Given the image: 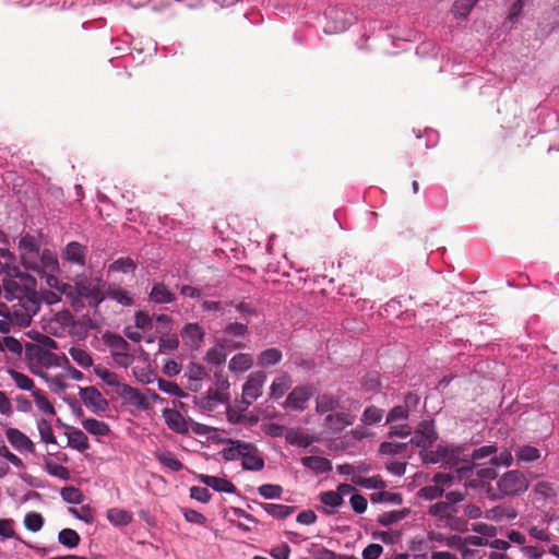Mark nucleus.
<instances>
[{
    "label": "nucleus",
    "instance_id": "nucleus-1",
    "mask_svg": "<svg viewBox=\"0 0 559 559\" xmlns=\"http://www.w3.org/2000/svg\"><path fill=\"white\" fill-rule=\"evenodd\" d=\"M0 333L8 334L14 328H25L40 308L36 280L16 267L1 275Z\"/></svg>",
    "mask_w": 559,
    "mask_h": 559
},
{
    "label": "nucleus",
    "instance_id": "nucleus-2",
    "mask_svg": "<svg viewBox=\"0 0 559 559\" xmlns=\"http://www.w3.org/2000/svg\"><path fill=\"white\" fill-rule=\"evenodd\" d=\"M445 500L431 504L428 514L432 516L439 526L455 532L467 531V521L460 516V503L465 500V492L449 491L444 495Z\"/></svg>",
    "mask_w": 559,
    "mask_h": 559
},
{
    "label": "nucleus",
    "instance_id": "nucleus-3",
    "mask_svg": "<svg viewBox=\"0 0 559 559\" xmlns=\"http://www.w3.org/2000/svg\"><path fill=\"white\" fill-rule=\"evenodd\" d=\"M225 447L221 451L222 457L227 461L241 460V467L245 471L259 472L264 468L265 462L258 447L251 442L226 439Z\"/></svg>",
    "mask_w": 559,
    "mask_h": 559
},
{
    "label": "nucleus",
    "instance_id": "nucleus-4",
    "mask_svg": "<svg viewBox=\"0 0 559 559\" xmlns=\"http://www.w3.org/2000/svg\"><path fill=\"white\" fill-rule=\"evenodd\" d=\"M24 356L29 370L40 377L46 369L59 366L58 356L39 344L26 343Z\"/></svg>",
    "mask_w": 559,
    "mask_h": 559
},
{
    "label": "nucleus",
    "instance_id": "nucleus-5",
    "mask_svg": "<svg viewBox=\"0 0 559 559\" xmlns=\"http://www.w3.org/2000/svg\"><path fill=\"white\" fill-rule=\"evenodd\" d=\"M497 487L499 498L516 496L527 490L528 480L522 472L509 471L497 480Z\"/></svg>",
    "mask_w": 559,
    "mask_h": 559
},
{
    "label": "nucleus",
    "instance_id": "nucleus-6",
    "mask_svg": "<svg viewBox=\"0 0 559 559\" xmlns=\"http://www.w3.org/2000/svg\"><path fill=\"white\" fill-rule=\"evenodd\" d=\"M72 289L73 298L79 299L83 306L84 300H86L91 307H97L105 299L98 285L84 276L76 278Z\"/></svg>",
    "mask_w": 559,
    "mask_h": 559
},
{
    "label": "nucleus",
    "instance_id": "nucleus-7",
    "mask_svg": "<svg viewBox=\"0 0 559 559\" xmlns=\"http://www.w3.org/2000/svg\"><path fill=\"white\" fill-rule=\"evenodd\" d=\"M265 382L266 373L264 371H254L249 374L242 385L241 403L245 404V408L262 396Z\"/></svg>",
    "mask_w": 559,
    "mask_h": 559
},
{
    "label": "nucleus",
    "instance_id": "nucleus-8",
    "mask_svg": "<svg viewBox=\"0 0 559 559\" xmlns=\"http://www.w3.org/2000/svg\"><path fill=\"white\" fill-rule=\"evenodd\" d=\"M355 419L356 416L349 409L342 407L324 416L323 427L333 433H340L352 426Z\"/></svg>",
    "mask_w": 559,
    "mask_h": 559
},
{
    "label": "nucleus",
    "instance_id": "nucleus-9",
    "mask_svg": "<svg viewBox=\"0 0 559 559\" xmlns=\"http://www.w3.org/2000/svg\"><path fill=\"white\" fill-rule=\"evenodd\" d=\"M420 403V396L416 393H407L404 396V403L396 405L390 409L386 416V423L393 424L397 421H405L408 419L409 414L415 411Z\"/></svg>",
    "mask_w": 559,
    "mask_h": 559
},
{
    "label": "nucleus",
    "instance_id": "nucleus-10",
    "mask_svg": "<svg viewBox=\"0 0 559 559\" xmlns=\"http://www.w3.org/2000/svg\"><path fill=\"white\" fill-rule=\"evenodd\" d=\"M438 435L432 420H423L418 424L411 442L421 450L429 449L437 440Z\"/></svg>",
    "mask_w": 559,
    "mask_h": 559
},
{
    "label": "nucleus",
    "instance_id": "nucleus-11",
    "mask_svg": "<svg viewBox=\"0 0 559 559\" xmlns=\"http://www.w3.org/2000/svg\"><path fill=\"white\" fill-rule=\"evenodd\" d=\"M325 17L328 19V23L324 26V32L326 34L342 33L354 22L353 14L337 9H331L325 13Z\"/></svg>",
    "mask_w": 559,
    "mask_h": 559
},
{
    "label": "nucleus",
    "instance_id": "nucleus-12",
    "mask_svg": "<svg viewBox=\"0 0 559 559\" xmlns=\"http://www.w3.org/2000/svg\"><path fill=\"white\" fill-rule=\"evenodd\" d=\"M313 393L314 388L312 385L296 386L288 393L284 402V407L301 412L306 408V404L312 397Z\"/></svg>",
    "mask_w": 559,
    "mask_h": 559
},
{
    "label": "nucleus",
    "instance_id": "nucleus-13",
    "mask_svg": "<svg viewBox=\"0 0 559 559\" xmlns=\"http://www.w3.org/2000/svg\"><path fill=\"white\" fill-rule=\"evenodd\" d=\"M79 395L85 407L95 414L104 413L108 407L107 400L94 386L80 388Z\"/></svg>",
    "mask_w": 559,
    "mask_h": 559
},
{
    "label": "nucleus",
    "instance_id": "nucleus-14",
    "mask_svg": "<svg viewBox=\"0 0 559 559\" xmlns=\"http://www.w3.org/2000/svg\"><path fill=\"white\" fill-rule=\"evenodd\" d=\"M46 277V284L56 289L60 295L64 296L75 311L83 308V305L79 299L73 298L72 285L60 281L55 273H44Z\"/></svg>",
    "mask_w": 559,
    "mask_h": 559
},
{
    "label": "nucleus",
    "instance_id": "nucleus-15",
    "mask_svg": "<svg viewBox=\"0 0 559 559\" xmlns=\"http://www.w3.org/2000/svg\"><path fill=\"white\" fill-rule=\"evenodd\" d=\"M35 265L27 266L26 269L36 271L38 273H57L59 271V262L57 254L49 250L45 249L41 252H38L36 255Z\"/></svg>",
    "mask_w": 559,
    "mask_h": 559
},
{
    "label": "nucleus",
    "instance_id": "nucleus-16",
    "mask_svg": "<svg viewBox=\"0 0 559 559\" xmlns=\"http://www.w3.org/2000/svg\"><path fill=\"white\" fill-rule=\"evenodd\" d=\"M19 249L21 261L25 267L35 265V258L38 255L39 246L35 237L25 235L20 239Z\"/></svg>",
    "mask_w": 559,
    "mask_h": 559
},
{
    "label": "nucleus",
    "instance_id": "nucleus-17",
    "mask_svg": "<svg viewBox=\"0 0 559 559\" xmlns=\"http://www.w3.org/2000/svg\"><path fill=\"white\" fill-rule=\"evenodd\" d=\"M227 347H229L228 340L222 338L214 346L207 349L205 355V360L210 365L219 366L226 361L227 357ZM242 347L241 343H235L230 346V348H240Z\"/></svg>",
    "mask_w": 559,
    "mask_h": 559
},
{
    "label": "nucleus",
    "instance_id": "nucleus-18",
    "mask_svg": "<svg viewBox=\"0 0 559 559\" xmlns=\"http://www.w3.org/2000/svg\"><path fill=\"white\" fill-rule=\"evenodd\" d=\"M5 437L10 444L20 452L34 453L35 447L32 440L21 432L19 429L9 428L5 431Z\"/></svg>",
    "mask_w": 559,
    "mask_h": 559
},
{
    "label": "nucleus",
    "instance_id": "nucleus-19",
    "mask_svg": "<svg viewBox=\"0 0 559 559\" xmlns=\"http://www.w3.org/2000/svg\"><path fill=\"white\" fill-rule=\"evenodd\" d=\"M341 407V396L332 393H322L316 397V413L319 415L331 414Z\"/></svg>",
    "mask_w": 559,
    "mask_h": 559
},
{
    "label": "nucleus",
    "instance_id": "nucleus-20",
    "mask_svg": "<svg viewBox=\"0 0 559 559\" xmlns=\"http://www.w3.org/2000/svg\"><path fill=\"white\" fill-rule=\"evenodd\" d=\"M87 247L78 242H69L63 250V258L71 264L84 266L86 262Z\"/></svg>",
    "mask_w": 559,
    "mask_h": 559
},
{
    "label": "nucleus",
    "instance_id": "nucleus-21",
    "mask_svg": "<svg viewBox=\"0 0 559 559\" xmlns=\"http://www.w3.org/2000/svg\"><path fill=\"white\" fill-rule=\"evenodd\" d=\"M118 393L126 403L132 406L139 408L148 407V402L146 397L138 389L129 384L122 383L118 390Z\"/></svg>",
    "mask_w": 559,
    "mask_h": 559
},
{
    "label": "nucleus",
    "instance_id": "nucleus-22",
    "mask_svg": "<svg viewBox=\"0 0 559 559\" xmlns=\"http://www.w3.org/2000/svg\"><path fill=\"white\" fill-rule=\"evenodd\" d=\"M198 479L217 492L235 493L237 491L236 486L226 478L201 474Z\"/></svg>",
    "mask_w": 559,
    "mask_h": 559
},
{
    "label": "nucleus",
    "instance_id": "nucleus-23",
    "mask_svg": "<svg viewBox=\"0 0 559 559\" xmlns=\"http://www.w3.org/2000/svg\"><path fill=\"white\" fill-rule=\"evenodd\" d=\"M163 417L168 428L177 433H186L189 430V426L185 417L180 412L174 408H165L163 411Z\"/></svg>",
    "mask_w": 559,
    "mask_h": 559
},
{
    "label": "nucleus",
    "instance_id": "nucleus-24",
    "mask_svg": "<svg viewBox=\"0 0 559 559\" xmlns=\"http://www.w3.org/2000/svg\"><path fill=\"white\" fill-rule=\"evenodd\" d=\"M301 464L316 474H326L332 471V463L329 459L310 455L301 457Z\"/></svg>",
    "mask_w": 559,
    "mask_h": 559
},
{
    "label": "nucleus",
    "instance_id": "nucleus-25",
    "mask_svg": "<svg viewBox=\"0 0 559 559\" xmlns=\"http://www.w3.org/2000/svg\"><path fill=\"white\" fill-rule=\"evenodd\" d=\"M150 301L157 305L171 304L176 300V296L170 292L164 283H155L150 293Z\"/></svg>",
    "mask_w": 559,
    "mask_h": 559
},
{
    "label": "nucleus",
    "instance_id": "nucleus-26",
    "mask_svg": "<svg viewBox=\"0 0 559 559\" xmlns=\"http://www.w3.org/2000/svg\"><path fill=\"white\" fill-rule=\"evenodd\" d=\"M293 380L287 372L281 373L276 377L270 386V397L278 400L292 388Z\"/></svg>",
    "mask_w": 559,
    "mask_h": 559
},
{
    "label": "nucleus",
    "instance_id": "nucleus-27",
    "mask_svg": "<svg viewBox=\"0 0 559 559\" xmlns=\"http://www.w3.org/2000/svg\"><path fill=\"white\" fill-rule=\"evenodd\" d=\"M155 459L173 472H179L183 468V464L178 460L176 454L169 450H157L155 452Z\"/></svg>",
    "mask_w": 559,
    "mask_h": 559
},
{
    "label": "nucleus",
    "instance_id": "nucleus-28",
    "mask_svg": "<svg viewBox=\"0 0 559 559\" xmlns=\"http://www.w3.org/2000/svg\"><path fill=\"white\" fill-rule=\"evenodd\" d=\"M319 499L326 508H330L329 510H324V513L328 515L334 514L337 508H340L344 502V499L340 497V493L334 490L321 492Z\"/></svg>",
    "mask_w": 559,
    "mask_h": 559
},
{
    "label": "nucleus",
    "instance_id": "nucleus-29",
    "mask_svg": "<svg viewBox=\"0 0 559 559\" xmlns=\"http://www.w3.org/2000/svg\"><path fill=\"white\" fill-rule=\"evenodd\" d=\"M68 445L80 452H85L86 450L90 449V443L86 435L78 428L70 429L68 433Z\"/></svg>",
    "mask_w": 559,
    "mask_h": 559
},
{
    "label": "nucleus",
    "instance_id": "nucleus-30",
    "mask_svg": "<svg viewBox=\"0 0 559 559\" xmlns=\"http://www.w3.org/2000/svg\"><path fill=\"white\" fill-rule=\"evenodd\" d=\"M107 520L115 526H127L132 522V513L124 509L111 508L107 511Z\"/></svg>",
    "mask_w": 559,
    "mask_h": 559
},
{
    "label": "nucleus",
    "instance_id": "nucleus-31",
    "mask_svg": "<svg viewBox=\"0 0 559 559\" xmlns=\"http://www.w3.org/2000/svg\"><path fill=\"white\" fill-rule=\"evenodd\" d=\"M253 366V357L250 354L239 353L235 355L228 364L233 372H245Z\"/></svg>",
    "mask_w": 559,
    "mask_h": 559
},
{
    "label": "nucleus",
    "instance_id": "nucleus-32",
    "mask_svg": "<svg viewBox=\"0 0 559 559\" xmlns=\"http://www.w3.org/2000/svg\"><path fill=\"white\" fill-rule=\"evenodd\" d=\"M83 428L91 435L97 437H105L110 433L109 426L103 421L95 418H86L82 421Z\"/></svg>",
    "mask_w": 559,
    "mask_h": 559
},
{
    "label": "nucleus",
    "instance_id": "nucleus-33",
    "mask_svg": "<svg viewBox=\"0 0 559 559\" xmlns=\"http://www.w3.org/2000/svg\"><path fill=\"white\" fill-rule=\"evenodd\" d=\"M285 440L292 445L307 448L311 444V439L300 429L289 428L285 432Z\"/></svg>",
    "mask_w": 559,
    "mask_h": 559
},
{
    "label": "nucleus",
    "instance_id": "nucleus-34",
    "mask_svg": "<svg viewBox=\"0 0 559 559\" xmlns=\"http://www.w3.org/2000/svg\"><path fill=\"white\" fill-rule=\"evenodd\" d=\"M262 509L271 516L275 519H286L294 511L295 507L277 503H261Z\"/></svg>",
    "mask_w": 559,
    "mask_h": 559
},
{
    "label": "nucleus",
    "instance_id": "nucleus-35",
    "mask_svg": "<svg viewBox=\"0 0 559 559\" xmlns=\"http://www.w3.org/2000/svg\"><path fill=\"white\" fill-rule=\"evenodd\" d=\"M0 341L2 344L0 350L8 352L11 355L10 357L12 359H16L22 356L24 347L19 340L12 336H4L3 338H0Z\"/></svg>",
    "mask_w": 559,
    "mask_h": 559
},
{
    "label": "nucleus",
    "instance_id": "nucleus-36",
    "mask_svg": "<svg viewBox=\"0 0 559 559\" xmlns=\"http://www.w3.org/2000/svg\"><path fill=\"white\" fill-rule=\"evenodd\" d=\"M282 359L280 349L271 347L262 350L258 356V365L261 367H270L278 364Z\"/></svg>",
    "mask_w": 559,
    "mask_h": 559
},
{
    "label": "nucleus",
    "instance_id": "nucleus-37",
    "mask_svg": "<svg viewBox=\"0 0 559 559\" xmlns=\"http://www.w3.org/2000/svg\"><path fill=\"white\" fill-rule=\"evenodd\" d=\"M518 463H528L537 461L540 457V451L532 445H522L515 450Z\"/></svg>",
    "mask_w": 559,
    "mask_h": 559
},
{
    "label": "nucleus",
    "instance_id": "nucleus-38",
    "mask_svg": "<svg viewBox=\"0 0 559 559\" xmlns=\"http://www.w3.org/2000/svg\"><path fill=\"white\" fill-rule=\"evenodd\" d=\"M80 540V535L72 528H63L58 534V542L69 549L78 547Z\"/></svg>",
    "mask_w": 559,
    "mask_h": 559
},
{
    "label": "nucleus",
    "instance_id": "nucleus-39",
    "mask_svg": "<svg viewBox=\"0 0 559 559\" xmlns=\"http://www.w3.org/2000/svg\"><path fill=\"white\" fill-rule=\"evenodd\" d=\"M8 373L19 389L24 391H31L32 393L34 390H36L34 388L33 380L28 376L14 369H9Z\"/></svg>",
    "mask_w": 559,
    "mask_h": 559
},
{
    "label": "nucleus",
    "instance_id": "nucleus-40",
    "mask_svg": "<svg viewBox=\"0 0 559 559\" xmlns=\"http://www.w3.org/2000/svg\"><path fill=\"white\" fill-rule=\"evenodd\" d=\"M71 358L82 368H88L93 365L91 354L81 347H71L69 350Z\"/></svg>",
    "mask_w": 559,
    "mask_h": 559
},
{
    "label": "nucleus",
    "instance_id": "nucleus-41",
    "mask_svg": "<svg viewBox=\"0 0 559 559\" xmlns=\"http://www.w3.org/2000/svg\"><path fill=\"white\" fill-rule=\"evenodd\" d=\"M224 393L219 390H209L207 395L204 396L201 401V405L203 408L213 411L215 409L219 404L224 403Z\"/></svg>",
    "mask_w": 559,
    "mask_h": 559
},
{
    "label": "nucleus",
    "instance_id": "nucleus-42",
    "mask_svg": "<svg viewBox=\"0 0 559 559\" xmlns=\"http://www.w3.org/2000/svg\"><path fill=\"white\" fill-rule=\"evenodd\" d=\"M182 337L190 340L193 344H199L204 337V331L198 323H188L182 329Z\"/></svg>",
    "mask_w": 559,
    "mask_h": 559
},
{
    "label": "nucleus",
    "instance_id": "nucleus-43",
    "mask_svg": "<svg viewBox=\"0 0 559 559\" xmlns=\"http://www.w3.org/2000/svg\"><path fill=\"white\" fill-rule=\"evenodd\" d=\"M37 429L40 440L45 443L56 444V437L53 435L52 426L49 420L40 418L37 420Z\"/></svg>",
    "mask_w": 559,
    "mask_h": 559
},
{
    "label": "nucleus",
    "instance_id": "nucleus-44",
    "mask_svg": "<svg viewBox=\"0 0 559 559\" xmlns=\"http://www.w3.org/2000/svg\"><path fill=\"white\" fill-rule=\"evenodd\" d=\"M94 372L99 379H102L109 386L120 388V385L122 384V383H120V379H119L118 374L108 370L105 367L96 366L94 368Z\"/></svg>",
    "mask_w": 559,
    "mask_h": 559
},
{
    "label": "nucleus",
    "instance_id": "nucleus-45",
    "mask_svg": "<svg viewBox=\"0 0 559 559\" xmlns=\"http://www.w3.org/2000/svg\"><path fill=\"white\" fill-rule=\"evenodd\" d=\"M136 269L135 262L131 258H119L109 265L110 272L131 273Z\"/></svg>",
    "mask_w": 559,
    "mask_h": 559
},
{
    "label": "nucleus",
    "instance_id": "nucleus-46",
    "mask_svg": "<svg viewBox=\"0 0 559 559\" xmlns=\"http://www.w3.org/2000/svg\"><path fill=\"white\" fill-rule=\"evenodd\" d=\"M383 411L374 405L365 408L361 415V421L365 425H374L382 420Z\"/></svg>",
    "mask_w": 559,
    "mask_h": 559
},
{
    "label": "nucleus",
    "instance_id": "nucleus-47",
    "mask_svg": "<svg viewBox=\"0 0 559 559\" xmlns=\"http://www.w3.org/2000/svg\"><path fill=\"white\" fill-rule=\"evenodd\" d=\"M475 7L471 0H455L452 7V13L456 19L465 20Z\"/></svg>",
    "mask_w": 559,
    "mask_h": 559
},
{
    "label": "nucleus",
    "instance_id": "nucleus-48",
    "mask_svg": "<svg viewBox=\"0 0 559 559\" xmlns=\"http://www.w3.org/2000/svg\"><path fill=\"white\" fill-rule=\"evenodd\" d=\"M32 395L34 397L37 408L40 412L47 415H55V407L40 390H34Z\"/></svg>",
    "mask_w": 559,
    "mask_h": 559
},
{
    "label": "nucleus",
    "instance_id": "nucleus-49",
    "mask_svg": "<svg viewBox=\"0 0 559 559\" xmlns=\"http://www.w3.org/2000/svg\"><path fill=\"white\" fill-rule=\"evenodd\" d=\"M45 467L46 472L49 475L55 476L59 479L69 480L71 477L70 471L61 464L53 463L51 461H46Z\"/></svg>",
    "mask_w": 559,
    "mask_h": 559
},
{
    "label": "nucleus",
    "instance_id": "nucleus-50",
    "mask_svg": "<svg viewBox=\"0 0 559 559\" xmlns=\"http://www.w3.org/2000/svg\"><path fill=\"white\" fill-rule=\"evenodd\" d=\"M24 525L26 530L36 533L40 531L44 526V518L40 513L37 512H28L24 516Z\"/></svg>",
    "mask_w": 559,
    "mask_h": 559
},
{
    "label": "nucleus",
    "instance_id": "nucleus-51",
    "mask_svg": "<svg viewBox=\"0 0 559 559\" xmlns=\"http://www.w3.org/2000/svg\"><path fill=\"white\" fill-rule=\"evenodd\" d=\"M258 492L265 499H280L283 493V488L275 484H263L258 487Z\"/></svg>",
    "mask_w": 559,
    "mask_h": 559
},
{
    "label": "nucleus",
    "instance_id": "nucleus-52",
    "mask_svg": "<svg viewBox=\"0 0 559 559\" xmlns=\"http://www.w3.org/2000/svg\"><path fill=\"white\" fill-rule=\"evenodd\" d=\"M106 342L110 348L111 355L115 352H123L130 349L129 343L121 335L118 334L108 335Z\"/></svg>",
    "mask_w": 559,
    "mask_h": 559
},
{
    "label": "nucleus",
    "instance_id": "nucleus-53",
    "mask_svg": "<svg viewBox=\"0 0 559 559\" xmlns=\"http://www.w3.org/2000/svg\"><path fill=\"white\" fill-rule=\"evenodd\" d=\"M407 449L405 442L384 441L380 444V453L384 455L401 454Z\"/></svg>",
    "mask_w": 559,
    "mask_h": 559
},
{
    "label": "nucleus",
    "instance_id": "nucleus-54",
    "mask_svg": "<svg viewBox=\"0 0 559 559\" xmlns=\"http://www.w3.org/2000/svg\"><path fill=\"white\" fill-rule=\"evenodd\" d=\"M108 297L122 306H131L133 302L129 292L120 287L110 289L108 292Z\"/></svg>",
    "mask_w": 559,
    "mask_h": 559
},
{
    "label": "nucleus",
    "instance_id": "nucleus-55",
    "mask_svg": "<svg viewBox=\"0 0 559 559\" xmlns=\"http://www.w3.org/2000/svg\"><path fill=\"white\" fill-rule=\"evenodd\" d=\"M444 495V488L436 485L425 486L419 490V497L425 500H436Z\"/></svg>",
    "mask_w": 559,
    "mask_h": 559
},
{
    "label": "nucleus",
    "instance_id": "nucleus-56",
    "mask_svg": "<svg viewBox=\"0 0 559 559\" xmlns=\"http://www.w3.org/2000/svg\"><path fill=\"white\" fill-rule=\"evenodd\" d=\"M157 384H158V389L166 394L177 396V397L186 396V394L183 393L181 388L176 382L164 380V379H158Z\"/></svg>",
    "mask_w": 559,
    "mask_h": 559
},
{
    "label": "nucleus",
    "instance_id": "nucleus-57",
    "mask_svg": "<svg viewBox=\"0 0 559 559\" xmlns=\"http://www.w3.org/2000/svg\"><path fill=\"white\" fill-rule=\"evenodd\" d=\"M352 480L356 485H359V486L368 488V489H378V488H383V486H384L383 480L378 476L368 477V478H365L361 476H354L352 478Z\"/></svg>",
    "mask_w": 559,
    "mask_h": 559
},
{
    "label": "nucleus",
    "instance_id": "nucleus-58",
    "mask_svg": "<svg viewBox=\"0 0 559 559\" xmlns=\"http://www.w3.org/2000/svg\"><path fill=\"white\" fill-rule=\"evenodd\" d=\"M60 495L66 502L73 504L81 503L83 499L81 490L73 486L62 488Z\"/></svg>",
    "mask_w": 559,
    "mask_h": 559
},
{
    "label": "nucleus",
    "instance_id": "nucleus-59",
    "mask_svg": "<svg viewBox=\"0 0 559 559\" xmlns=\"http://www.w3.org/2000/svg\"><path fill=\"white\" fill-rule=\"evenodd\" d=\"M186 376L190 381L197 383L203 380L207 376V372L203 366L199 364H190L186 370Z\"/></svg>",
    "mask_w": 559,
    "mask_h": 559
},
{
    "label": "nucleus",
    "instance_id": "nucleus-60",
    "mask_svg": "<svg viewBox=\"0 0 559 559\" xmlns=\"http://www.w3.org/2000/svg\"><path fill=\"white\" fill-rule=\"evenodd\" d=\"M15 521L13 519L0 518V537L3 539L15 538Z\"/></svg>",
    "mask_w": 559,
    "mask_h": 559
},
{
    "label": "nucleus",
    "instance_id": "nucleus-61",
    "mask_svg": "<svg viewBox=\"0 0 559 559\" xmlns=\"http://www.w3.org/2000/svg\"><path fill=\"white\" fill-rule=\"evenodd\" d=\"M371 501L374 503L379 502H391V503H401L402 499L400 495L388 492V491H379L371 495Z\"/></svg>",
    "mask_w": 559,
    "mask_h": 559
},
{
    "label": "nucleus",
    "instance_id": "nucleus-62",
    "mask_svg": "<svg viewBox=\"0 0 559 559\" xmlns=\"http://www.w3.org/2000/svg\"><path fill=\"white\" fill-rule=\"evenodd\" d=\"M263 432L272 438H280L285 436L286 428L277 423H265L262 425Z\"/></svg>",
    "mask_w": 559,
    "mask_h": 559
},
{
    "label": "nucleus",
    "instance_id": "nucleus-63",
    "mask_svg": "<svg viewBox=\"0 0 559 559\" xmlns=\"http://www.w3.org/2000/svg\"><path fill=\"white\" fill-rule=\"evenodd\" d=\"M495 453H497V447L495 444H487L475 449L472 457L474 461H480L487 457L491 460Z\"/></svg>",
    "mask_w": 559,
    "mask_h": 559
},
{
    "label": "nucleus",
    "instance_id": "nucleus-64",
    "mask_svg": "<svg viewBox=\"0 0 559 559\" xmlns=\"http://www.w3.org/2000/svg\"><path fill=\"white\" fill-rule=\"evenodd\" d=\"M135 328L142 331L151 330L153 326V320L151 316L145 311H138L134 316Z\"/></svg>",
    "mask_w": 559,
    "mask_h": 559
}]
</instances>
